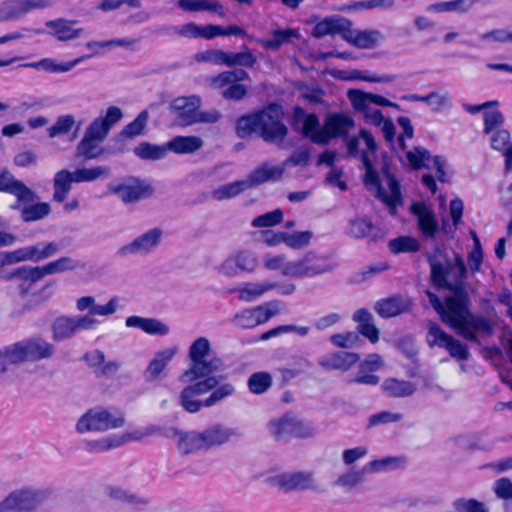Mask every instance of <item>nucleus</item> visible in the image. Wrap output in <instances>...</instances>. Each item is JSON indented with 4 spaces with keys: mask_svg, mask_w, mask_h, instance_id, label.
<instances>
[{
    "mask_svg": "<svg viewBox=\"0 0 512 512\" xmlns=\"http://www.w3.org/2000/svg\"><path fill=\"white\" fill-rule=\"evenodd\" d=\"M190 365L179 377L186 386L179 394V404L188 413L215 406L232 396L235 387L229 382L220 384L221 377L213 376L222 367L220 358L212 356L208 338L198 337L188 349Z\"/></svg>",
    "mask_w": 512,
    "mask_h": 512,
    "instance_id": "nucleus-1",
    "label": "nucleus"
},
{
    "mask_svg": "<svg viewBox=\"0 0 512 512\" xmlns=\"http://www.w3.org/2000/svg\"><path fill=\"white\" fill-rule=\"evenodd\" d=\"M346 147L350 156H360L362 160L366 188L389 208L391 214H395L396 207L402 202L399 183L387 168L381 174L375 170L373 160L377 145L373 136L367 130L361 129L358 137L346 140Z\"/></svg>",
    "mask_w": 512,
    "mask_h": 512,
    "instance_id": "nucleus-2",
    "label": "nucleus"
},
{
    "mask_svg": "<svg viewBox=\"0 0 512 512\" xmlns=\"http://www.w3.org/2000/svg\"><path fill=\"white\" fill-rule=\"evenodd\" d=\"M427 296L431 306L438 312L442 321L458 335L469 341H477V336H489L493 331L492 322L470 313L466 300L461 296L448 297L443 305L430 291Z\"/></svg>",
    "mask_w": 512,
    "mask_h": 512,
    "instance_id": "nucleus-3",
    "label": "nucleus"
},
{
    "mask_svg": "<svg viewBox=\"0 0 512 512\" xmlns=\"http://www.w3.org/2000/svg\"><path fill=\"white\" fill-rule=\"evenodd\" d=\"M295 122L304 137L321 145L327 144L333 138L347 135L355 126L352 117L345 113L329 114L321 126L315 114H307L301 108L295 109Z\"/></svg>",
    "mask_w": 512,
    "mask_h": 512,
    "instance_id": "nucleus-4",
    "label": "nucleus"
},
{
    "mask_svg": "<svg viewBox=\"0 0 512 512\" xmlns=\"http://www.w3.org/2000/svg\"><path fill=\"white\" fill-rule=\"evenodd\" d=\"M398 125L402 130L397 138V144L401 150L398 154L400 161L413 169L428 168L434 170L438 180L444 182L446 180L445 160L439 156L431 157L429 152L422 147L408 150L405 140L412 139L414 133L410 119L399 117Z\"/></svg>",
    "mask_w": 512,
    "mask_h": 512,
    "instance_id": "nucleus-5",
    "label": "nucleus"
},
{
    "mask_svg": "<svg viewBox=\"0 0 512 512\" xmlns=\"http://www.w3.org/2000/svg\"><path fill=\"white\" fill-rule=\"evenodd\" d=\"M335 266L336 264L331 257L311 250L294 260H289L285 267L284 277L293 279L314 278L332 271Z\"/></svg>",
    "mask_w": 512,
    "mask_h": 512,
    "instance_id": "nucleus-6",
    "label": "nucleus"
},
{
    "mask_svg": "<svg viewBox=\"0 0 512 512\" xmlns=\"http://www.w3.org/2000/svg\"><path fill=\"white\" fill-rule=\"evenodd\" d=\"M348 99L353 109L360 113L364 120L374 126H380L383 122V114L377 107L398 108V105L388 98L358 89L347 92Z\"/></svg>",
    "mask_w": 512,
    "mask_h": 512,
    "instance_id": "nucleus-7",
    "label": "nucleus"
},
{
    "mask_svg": "<svg viewBox=\"0 0 512 512\" xmlns=\"http://www.w3.org/2000/svg\"><path fill=\"white\" fill-rule=\"evenodd\" d=\"M123 413L116 410H108L95 407L83 414L76 423V431L79 433L104 432L110 429L120 428L124 425Z\"/></svg>",
    "mask_w": 512,
    "mask_h": 512,
    "instance_id": "nucleus-8",
    "label": "nucleus"
},
{
    "mask_svg": "<svg viewBox=\"0 0 512 512\" xmlns=\"http://www.w3.org/2000/svg\"><path fill=\"white\" fill-rule=\"evenodd\" d=\"M48 495V490L32 486H23L14 489L0 502V512L32 511Z\"/></svg>",
    "mask_w": 512,
    "mask_h": 512,
    "instance_id": "nucleus-9",
    "label": "nucleus"
},
{
    "mask_svg": "<svg viewBox=\"0 0 512 512\" xmlns=\"http://www.w3.org/2000/svg\"><path fill=\"white\" fill-rule=\"evenodd\" d=\"M76 267L77 263L75 260L69 257H62L42 267H20L12 273V277L23 280L20 290L24 294L28 292L32 283L39 281L44 276L73 270Z\"/></svg>",
    "mask_w": 512,
    "mask_h": 512,
    "instance_id": "nucleus-10",
    "label": "nucleus"
},
{
    "mask_svg": "<svg viewBox=\"0 0 512 512\" xmlns=\"http://www.w3.org/2000/svg\"><path fill=\"white\" fill-rule=\"evenodd\" d=\"M276 290L279 294L288 296L296 291V285L290 282L278 283L272 280L245 282L240 284L235 292L243 302H253L263 295Z\"/></svg>",
    "mask_w": 512,
    "mask_h": 512,
    "instance_id": "nucleus-11",
    "label": "nucleus"
},
{
    "mask_svg": "<svg viewBox=\"0 0 512 512\" xmlns=\"http://www.w3.org/2000/svg\"><path fill=\"white\" fill-rule=\"evenodd\" d=\"M281 310L280 301H270L254 308L239 311L232 318V324L241 329H251L266 323Z\"/></svg>",
    "mask_w": 512,
    "mask_h": 512,
    "instance_id": "nucleus-12",
    "label": "nucleus"
},
{
    "mask_svg": "<svg viewBox=\"0 0 512 512\" xmlns=\"http://www.w3.org/2000/svg\"><path fill=\"white\" fill-rule=\"evenodd\" d=\"M282 116V108L276 104L259 112L260 135L264 140L278 142L285 137L287 128L282 122Z\"/></svg>",
    "mask_w": 512,
    "mask_h": 512,
    "instance_id": "nucleus-13",
    "label": "nucleus"
},
{
    "mask_svg": "<svg viewBox=\"0 0 512 512\" xmlns=\"http://www.w3.org/2000/svg\"><path fill=\"white\" fill-rule=\"evenodd\" d=\"M99 324L100 321L92 319L91 316H61L52 325L53 339L55 341L67 340L81 331L93 330Z\"/></svg>",
    "mask_w": 512,
    "mask_h": 512,
    "instance_id": "nucleus-14",
    "label": "nucleus"
},
{
    "mask_svg": "<svg viewBox=\"0 0 512 512\" xmlns=\"http://www.w3.org/2000/svg\"><path fill=\"white\" fill-rule=\"evenodd\" d=\"M259 266V259L256 252L251 250H238L231 253L217 267L218 273L234 277L239 272L253 273Z\"/></svg>",
    "mask_w": 512,
    "mask_h": 512,
    "instance_id": "nucleus-15",
    "label": "nucleus"
},
{
    "mask_svg": "<svg viewBox=\"0 0 512 512\" xmlns=\"http://www.w3.org/2000/svg\"><path fill=\"white\" fill-rule=\"evenodd\" d=\"M427 342L430 347L438 346L446 349L451 357L458 360H465L469 356V352L465 344L454 339L434 323L429 324Z\"/></svg>",
    "mask_w": 512,
    "mask_h": 512,
    "instance_id": "nucleus-16",
    "label": "nucleus"
},
{
    "mask_svg": "<svg viewBox=\"0 0 512 512\" xmlns=\"http://www.w3.org/2000/svg\"><path fill=\"white\" fill-rule=\"evenodd\" d=\"M163 231L159 228H153L139 235L131 242L125 244L118 250V254L123 257L132 255H148L153 252L160 244Z\"/></svg>",
    "mask_w": 512,
    "mask_h": 512,
    "instance_id": "nucleus-17",
    "label": "nucleus"
},
{
    "mask_svg": "<svg viewBox=\"0 0 512 512\" xmlns=\"http://www.w3.org/2000/svg\"><path fill=\"white\" fill-rule=\"evenodd\" d=\"M201 100L196 95L180 96L169 104L170 114L179 126H188L197 123V110Z\"/></svg>",
    "mask_w": 512,
    "mask_h": 512,
    "instance_id": "nucleus-18",
    "label": "nucleus"
},
{
    "mask_svg": "<svg viewBox=\"0 0 512 512\" xmlns=\"http://www.w3.org/2000/svg\"><path fill=\"white\" fill-rule=\"evenodd\" d=\"M178 352L179 348L177 346H167L156 351L144 371L146 381L155 382L164 378L170 363Z\"/></svg>",
    "mask_w": 512,
    "mask_h": 512,
    "instance_id": "nucleus-19",
    "label": "nucleus"
},
{
    "mask_svg": "<svg viewBox=\"0 0 512 512\" xmlns=\"http://www.w3.org/2000/svg\"><path fill=\"white\" fill-rule=\"evenodd\" d=\"M109 190L118 195L124 203H133L150 196L152 187L145 181L130 178L119 184H110Z\"/></svg>",
    "mask_w": 512,
    "mask_h": 512,
    "instance_id": "nucleus-20",
    "label": "nucleus"
},
{
    "mask_svg": "<svg viewBox=\"0 0 512 512\" xmlns=\"http://www.w3.org/2000/svg\"><path fill=\"white\" fill-rule=\"evenodd\" d=\"M248 78V74L244 70L226 71L213 78L211 86L213 88H222L225 85H230L223 91V97L226 99L239 100L246 94V88L239 81Z\"/></svg>",
    "mask_w": 512,
    "mask_h": 512,
    "instance_id": "nucleus-21",
    "label": "nucleus"
},
{
    "mask_svg": "<svg viewBox=\"0 0 512 512\" xmlns=\"http://www.w3.org/2000/svg\"><path fill=\"white\" fill-rule=\"evenodd\" d=\"M120 302V297L114 296L105 304H96L95 298L87 295L76 300V309L79 312L88 311L83 316H91L92 319H96V316L108 317L116 313Z\"/></svg>",
    "mask_w": 512,
    "mask_h": 512,
    "instance_id": "nucleus-22",
    "label": "nucleus"
},
{
    "mask_svg": "<svg viewBox=\"0 0 512 512\" xmlns=\"http://www.w3.org/2000/svg\"><path fill=\"white\" fill-rule=\"evenodd\" d=\"M170 438L181 455L194 454L201 450H205L201 434L198 431L174 429Z\"/></svg>",
    "mask_w": 512,
    "mask_h": 512,
    "instance_id": "nucleus-23",
    "label": "nucleus"
},
{
    "mask_svg": "<svg viewBox=\"0 0 512 512\" xmlns=\"http://www.w3.org/2000/svg\"><path fill=\"white\" fill-rule=\"evenodd\" d=\"M352 22L347 18L339 15H333L323 18L313 28L312 35L316 38H321L326 35L339 34L344 40V35L347 33Z\"/></svg>",
    "mask_w": 512,
    "mask_h": 512,
    "instance_id": "nucleus-24",
    "label": "nucleus"
},
{
    "mask_svg": "<svg viewBox=\"0 0 512 512\" xmlns=\"http://www.w3.org/2000/svg\"><path fill=\"white\" fill-rule=\"evenodd\" d=\"M411 212L417 218L418 228L426 238H433L438 231V222L434 212L425 203L416 202L411 205Z\"/></svg>",
    "mask_w": 512,
    "mask_h": 512,
    "instance_id": "nucleus-25",
    "label": "nucleus"
},
{
    "mask_svg": "<svg viewBox=\"0 0 512 512\" xmlns=\"http://www.w3.org/2000/svg\"><path fill=\"white\" fill-rule=\"evenodd\" d=\"M344 40L359 49H372L383 40V34L376 29L360 30L349 27Z\"/></svg>",
    "mask_w": 512,
    "mask_h": 512,
    "instance_id": "nucleus-26",
    "label": "nucleus"
},
{
    "mask_svg": "<svg viewBox=\"0 0 512 512\" xmlns=\"http://www.w3.org/2000/svg\"><path fill=\"white\" fill-rule=\"evenodd\" d=\"M128 328H136L152 336H166L170 333V327L165 322L149 317L129 316L125 320Z\"/></svg>",
    "mask_w": 512,
    "mask_h": 512,
    "instance_id": "nucleus-27",
    "label": "nucleus"
},
{
    "mask_svg": "<svg viewBox=\"0 0 512 512\" xmlns=\"http://www.w3.org/2000/svg\"><path fill=\"white\" fill-rule=\"evenodd\" d=\"M0 191L14 195L19 202L35 199V194L23 182L15 179L9 171H0Z\"/></svg>",
    "mask_w": 512,
    "mask_h": 512,
    "instance_id": "nucleus-28",
    "label": "nucleus"
},
{
    "mask_svg": "<svg viewBox=\"0 0 512 512\" xmlns=\"http://www.w3.org/2000/svg\"><path fill=\"white\" fill-rule=\"evenodd\" d=\"M84 359L97 376H112L121 366L117 360H106L104 353L98 349L87 352Z\"/></svg>",
    "mask_w": 512,
    "mask_h": 512,
    "instance_id": "nucleus-29",
    "label": "nucleus"
},
{
    "mask_svg": "<svg viewBox=\"0 0 512 512\" xmlns=\"http://www.w3.org/2000/svg\"><path fill=\"white\" fill-rule=\"evenodd\" d=\"M412 304L411 299L408 297L393 296L379 300L375 304V310L380 316L390 318L409 311Z\"/></svg>",
    "mask_w": 512,
    "mask_h": 512,
    "instance_id": "nucleus-30",
    "label": "nucleus"
},
{
    "mask_svg": "<svg viewBox=\"0 0 512 512\" xmlns=\"http://www.w3.org/2000/svg\"><path fill=\"white\" fill-rule=\"evenodd\" d=\"M27 361H40L51 358L55 353V346L39 337L23 339Z\"/></svg>",
    "mask_w": 512,
    "mask_h": 512,
    "instance_id": "nucleus-31",
    "label": "nucleus"
},
{
    "mask_svg": "<svg viewBox=\"0 0 512 512\" xmlns=\"http://www.w3.org/2000/svg\"><path fill=\"white\" fill-rule=\"evenodd\" d=\"M285 169L281 164L263 163L253 170L247 177L250 188L269 181H278L283 176Z\"/></svg>",
    "mask_w": 512,
    "mask_h": 512,
    "instance_id": "nucleus-32",
    "label": "nucleus"
},
{
    "mask_svg": "<svg viewBox=\"0 0 512 512\" xmlns=\"http://www.w3.org/2000/svg\"><path fill=\"white\" fill-rule=\"evenodd\" d=\"M492 149L499 151L505 158V170H512V140L510 132L506 129L497 130L487 134Z\"/></svg>",
    "mask_w": 512,
    "mask_h": 512,
    "instance_id": "nucleus-33",
    "label": "nucleus"
},
{
    "mask_svg": "<svg viewBox=\"0 0 512 512\" xmlns=\"http://www.w3.org/2000/svg\"><path fill=\"white\" fill-rule=\"evenodd\" d=\"M204 449L227 443L234 435V430L224 425L215 424L200 432Z\"/></svg>",
    "mask_w": 512,
    "mask_h": 512,
    "instance_id": "nucleus-34",
    "label": "nucleus"
},
{
    "mask_svg": "<svg viewBox=\"0 0 512 512\" xmlns=\"http://www.w3.org/2000/svg\"><path fill=\"white\" fill-rule=\"evenodd\" d=\"M26 361L23 340L0 347V373L6 372L11 365Z\"/></svg>",
    "mask_w": 512,
    "mask_h": 512,
    "instance_id": "nucleus-35",
    "label": "nucleus"
},
{
    "mask_svg": "<svg viewBox=\"0 0 512 512\" xmlns=\"http://www.w3.org/2000/svg\"><path fill=\"white\" fill-rule=\"evenodd\" d=\"M75 22L66 19L50 20L45 23L48 34L59 41H70L80 36L82 29L74 27Z\"/></svg>",
    "mask_w": 512,
    "mask_h": 512,
    "instance_id": "nucleus-36",
    "label": "nucleus"
},
{
    "mask_svg": "<svg viewBox=\"0 0 512 512\" xmlns=\"http://www.w3.org/2000/svg\"><path fill=\"white\" fill-rule=\"evenodd\" d=\"M276 481L284 490H302L315 486L313 476L305 472L284 473L277 476Z\"/></svg>",
    "mask_w": 512,
    "mask_h": 512,
    "instance_id": "nucleus-37",
    "label": "nucleus"
},
{
    "mask_svg": "<svg viewBox=\"0 0 512 512\" xmlns=\"http://www.w3.org/2000/svg\"><path fill=\"white\" fill-rule=\"evenodd\" d=\"M87 58L88 56H81L67 62H57L53 58H44L37 62L24 64V67L42 70L47 73H66L72 70L78 64L82 63Z\"/></svg>",
    "mask_w": 512,
    "mask_h": 512,
    "instance_id": "nucleus-38",
    "label": "nucleus"
},
{
    "mask_svg": "<svg viewBox=\"0 0 512 512\" xmlns=\"http://www.w3.org/2000/svg\"><path fill=\"white\" fill-rule=\"evenodd\" d=\"M292 38H300L299 31L293 28H286L275 29L271 32L269 38H259L256 41L266 50L277 51Z\"/></svg>",
    "mask_w": 512,
    "mask_h": 512,
    "instance_id": "nucleus-39",
    "label": "nucleus"
},
{
    "mask_svg": "<svg viewBox=\"0 0 512 512\" xmlns=\"http://www.w3.org/2000/svg\"><path fill=\"white\" fill-rule=\"evenodd\" d=\"M203 146V140L198 136H176L166 143L167 152L176 154H191Z\"/></svg>",
    "mask_w": 512,
    "mask_h": 512,
    "instance_id": "nucleus-40",
    "label": "nucleus"
},
{
    "mask_svg": "<svg viewBox=\"0 0 512 512\" xmlns=\"http://www.w3.org/2000/svg\"><path fill=\"white\" fill-rule=\"evenodd\" d=\"M496 43H512V30L500 28L480 33L472 46L487 49Z\"/></svg>",
    "mask_w": 512,
    "mask_h": 512,
    "instance_id": "nucleus-41",
    "label": "nucleus"
},
{
    "mask_svg": "<svg viewBox=\"0 0 512 512\" xmlns=\"http://www.w3.org/2000/svg\"><path fill=\"white\" fill-rule=\"evenodd\" d=\"M381 390L388 397L401 398L411 396L416 386L410 381L391 377L383 381Z\"/></svg>",
    "mask_w": 512,
    "mask_h": 512,
    "instance_id": "nucleus-42",
    "label": "nucleus"
},
{
    "mask_svg": "<svg viewBox=\"0 0 512 512\" xmlns=\"http://www.w3.org/2000/svg\"><path fill=\"white\" fill-rule=\"evenodd\" d=\"M359 357L355 353L337 352L323 356L319 364L328 369L347 370L358 361Z\"/></svg>",
    "mask_w": 512,
    "mask_h": 512,
    "instance_id": "nucleus-43",
    "label": "nucleus"
},
{
    "mask_svg": "<svg viewBox=\"0 0 512 512\" xmlns=\"http://www.w3.org/2000/svg\"><path fill=\"white\" fill-rule=\"evenodd\" d=\"M74 181V173L66 169L58 171L53 180L54 193L53 199L57 202H62L66 199L71 189V184Z\"/></svg>",
    "mask_w": 512,
    "mask_h": 512,
    "instance_id": "nucleus-44",
    "label": "nucleus"
},
{
    "mask_svg": "<svg viewBox=\"0 0 512 512\" xmlns=\"http://www.w3.org/2000/svg\"><path fill=\"white\" fill-rule=\"evenodd\" d=\"M29 202H19L14 206V208L21 210L22 219L25 222L37 221L50 213V206L47 203H36L29 204Z\"/></svg>",
    "mask_w": 512,
    "mask_h": 512,
    "instance_id": "nucleus-45",
    "label": "nucleus"
},
{
    "mask_svg": "<svg viewBox=\"0 0 512 512\" xmlns=\"http://www.w3.org/2000/svg\"><path fill=\"white\" fill-rule=\"evenodd\" d=\"M214 28H212V24L208 25H197L193 22L186 23L180 26H177L175 28V32L185 38H203V39H213L212 31Z\"/></svg>",
    "mask_w": 512,
    "mask_h": 512,
    "instance_id": "nucleus-46",
    "label": "nucleus"
},
{
    "mask_svg": "<svg viewBox=\"0 0 512 512\" xmlns=\"http://www.w3.org/2000/svg\"><path fill=\"white\" fill-rule=\"evenodd\" d=\"M178 5L185 11H211L223 17L225 15L223 6L217 1L210 0H179Z\"/></svg>",
    "mask_w": 512,
    "mask_h": 512,
    "instance_id": "nucleus-47",
    "label": "nucleus"
},
{
    "mask_svg": "<svg viewBox=\"0 0 512 512\" xmlns=\"http://www.w3.org/2000/svg\"><path fill=\"white\" fill-rule=\"evenodd\" d=\"M248 189H250V186L246 178L219 186L212 191V197L215 200L222 201L233 198Z\"/></svg>",
    "mask_w": 512,
    "mask_h": 512,
    "instance_id": "nucleus-48",
    "label": "nucleus"
},
{
    "mask_svg": "<svg viewBox=\"0 0 512 512\" xmlns=\"http://www.w3.org/2000/svg\"><path fill=\"white\" fill-rule=\"evenodd\" d=\"M101 143V141L84 134L77 145V156L83 157L86 160L99 158L104 152Z\"/></svg>",
    "mask_w": 512,
    "mask_h": 512,
    "instance_id": "nucleus-49",
    "label": "nucleus"
},
{
    "mask_svg": "<svg viewBox=\"0 0 512 512\" xmlns=\"http://www.w3.org/2000/svg\"><path fill=\"white\" fill-rule=\"evenodd\" d=\"M294 421L293 414H286L280 418L273 419L267 424L269 433L277 438H284L292 435V426Z\"/></svg>",
    "mask_w": 512,
    "mask_h": 512,
    "instance_id": "nucleus-50",
    "label": "nucleus"
},
{
    "mask_svg": "<svg viewBox=\"0 0 512 512\" xmlns=\"http://www.w3.org/2000/svg\"><path fill=\"white\" fill-rule=\"evenodd\" d=\"M137 157L143 160H159L167 155V147L164 145L141 142L134 148Z\"/></svg>",
    "mask_w": 512,
    "mask_h": 512,
    "instance_id": "nucleus-51",
    "label": "nucleus"
},
{
    "mask_svg": "<svg viewBox=\"0 0 512 512\" xmlns=\"http://www.w3.org/2000/svg\"><path fill=\"white\" fill-rule=\"evenodd\" d=\"M75 183L92 182L99 178L109 176L110 170L106 166H94L90 168H79L73 171Z\"/></svg>",
    "mask_w": 512,
    "mask_h": 512,
    "instance_id": "nucleus-52",
    "label": "nucleus"
},
{
    "mask_svg": "<svg viewBox=\"0 0 512 512\" xmlns=\"http://www.w3.org/2000/svg\"><path fill=\"white\" fill-rule=\"evenodd\" d=\"M390 251L394 254L417 252L420 249L419 241L411 236H400L388 242Z\"/></svg>",
    "mask_w": 512,
    "mask_h": 512,
    "instance_id": "nucleus-53",
    "label": "nucleus"
},
{
    "mask_svg": "<svg viewBox=\"0 0 512 512\" xmlns=\"http://www.w3.org/2000/svg\"><path fill=\"white\" fill-rule=\"evenodd\" d=\"M158 432V428L153 425L139 427L122 434H116L119 440V447L133 441H140L144 438L154 435Z\"/></svg>",
    "mask_w": 512,
    "mask_h": 512,
    "instance_id": "nucleus-54",
    "label": "nucleus"
},
{
    "mask_svg": "<svg viewBox=\"0 0 512 512\" xmlns=\"http://www.w3.org/2000/svg\"><path fill=\"white\" fill-rule=\"evenodd\" d=\"M313 232L306 231H285L284 244L292 250H300L307 247L313 238Z\"/></svg>",
    "mask_w": 512,
    "mask_h": 512,
    "instance_id": "nucleus-55",
    "label": "nucleus"
},
{
    "mask_svg": "<svg viewBox=\"0 0 512 512\" xmlns=\"http://www.w3.org/2000/svg\"><path fill=\"white\" fill-rule=\"evenodd\" d=\"M350 81H365L370 83H392L396 76L392 74L378 75L366 70L350 69Z\"/></svg>",
    "mask_w": 512,
    "mask_h": 512,
    "instance_id": "nucleus-56",
    "label": "nucleus"
},
{
    "mask_svg": "<svg viewBox=\"0 0 512 512\" xmlns=\"http://www.w3.org/2000/svg\"><path fill=\"white\" fill-rule=\"evenodd\" d=\"M365 475L363 466L359 469L351 468L335 480V485L351 490L363 481Z\"/></svg>",
    "mask_w": 512,
    "mask_h": 512,
    "instance_id": "nucleus-57",
    "label": "nucleus"
},
{
    "mask_svg": "<svg viewBox=\"0 0 512 512\" xmlns=\"http://www.w3.org/2000/svg\"><path fill=\"white\" fill-rule=\"evenodd\" d=\"M248 388L253 394H263L272 385V376L268 372H256L248 378Z\"/></svg>",
    "mask_w": 512,
    "mask_h": 512,
    "instance_id": "nucleus-58",
    "label": "nucleus"
},
{
    "mask_svg": "<svg viewBox=\"0 0 512 512\" xmlns=\"http://www.w3.org/2000/svg\"><path fill=\"white\" fill-rule=\"evenodd\" d=\"M31 261L39 262L53 256L58 251V245L53 242L38 243L28 246Z\"/></svg>",
    "mask_w": 512,
    "mask_h": 512,
    "instance_id": "nucleus-59",
    "label": "nucleus"
},
{
    "mask_svg": "<svg viewBox=\"0 0 512 512\" xmlns=\"http://www.w3.org/2000/svg\"><path fill=\"white\" fill-rule=\"evenodd\" d=\"M149 120L147 110L142 111L131 123L126 125L121 132L123 137L133 138L143 133Z\"/></svg>",
    "mask_w": 512,
    "mask_h": 512,
    "instance_id": "nucleus-60",
    "label": "nucleus"
},
{
    "mask_svg": "<svg viewBox=\"0 0 512 512\" xmlns=\"http://www.w3.org/2000/svg\"><path fill=\"white\" fill-rule=\"evenodd\" d=\"M251 133H259V112L241 117L237 122V134L246 137Z\"/></svg>",
    "mask_w": 512,
    "mask_h": 512,
    "instance_id": "nucleus-61",
    "label": "nucleus"
},
{
    "mask_svg": "<svg viewBox=\"0 0 512 512\" xmlns=\"http://www.w3.org/2000/svg\"><path fill=\"white\" fill-rule=\"evenodd\" d=\"M484 128L483 132L485 135L495 132L497 130H502V125L504 123L503 114L497 109L488 108L484 114Z\"/></svg>",
    "mask_w": 512,
    "mask_h": 512,
    "instance_id": "nucleus-62",
    "label": "nucleus"
},
{
    "mask_svg": "<svg viewBox=\"0 0 512 512\" xmlns=\"http://www.w3.org/2000/svg\"><path fill=\"white\" fill-rule=\"evenodd\" d=\"M451 99L449 92L444 89L432 91L426 95V104L433 111H441L450 105Z\"/></svg>",
    "mask_w": 512,
    "mask_h": 512,
    "instance_id": "nucleus-63",
    "label": "nucleus"
},
{
    "mask_svg": "<svg viewBox=\"0 0 512 512\" xmlns=\"http://www.w3.org/2000/svg\"><path fill=\"white\" fill-rule=\"evenodd\" d=\"M453 508L455 512H489L486 503L476 499H457L453 503Z\"/></svg>",
    "mask_w": 512,
    "mask_h": 512,
    "instance_id": "nucleus-64",
    "label": "nucleus"
}]
</instances>
